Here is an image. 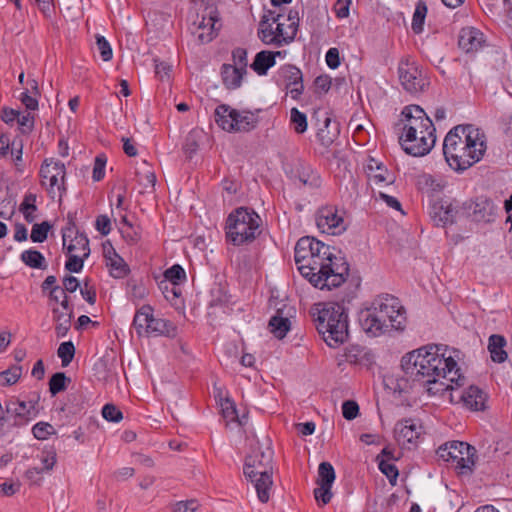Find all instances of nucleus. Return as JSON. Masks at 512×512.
<instances>
[{"instance_id": "nucleus-1", "label": "nucleus", "mask_w": 512, "mask_h": 512, "mask_svg": "<svg viewBox=\"0 0 512 512\" xmlns=\"http://www.w3.org/2000/svg\"><path fill=\"white\" fill-rule=\"evenodd\" d=\"M442 345H427L405 354L401 367L405 376L420 386L427 387L430 394L453 390L464 385L465 377L452 353Z\"/></svg>"}, {"instance_id": "nucleus-2", "label": "nucleus", "mask_w": 512, "mask_h": 512, "mask_svg": "<svg viewBox=\"0 0 512 512\" xmlns=\"http://www.w3.org/2000/svg\"><path fill=\"white\" fill-rule=\"evenodd\" d=\"M486 151L485 136L473 125H458L446 135L443 154L455 171H464L479 162Z\"/></svg>"}, {"instance_id": "nucleus-3", "label": "nucleus", "mask_w": 512, "mask_h": 512, "mask_svg": "<svg viewBox=\"0 0 512 512\" xmlns=\"http://www.w3.org/2000/svg\"><path fill=\"white\" fill-rule=\"evenodd\" d=\"M359 325L370 337H379L391 331H403L406 311L400 300L390 294L378 295L371 305L360 311Z\"/></svg>"}, {"instance_id": "nucleus-4", "label": "nucleus", "mask_w": 512, "mask_h": 512, "mask_svg": "<svg viewBox=\"0 0 512 512\" xmlns=\"http://www.w3.org/2000/svg\"><path fill=\"white\" fill-rule=\"evenodd\" d=\"M399 143L406 154L420 157L428 154L436 142L432 120L418 105L406 106L402 113Z\"/></svg>"}, {"instance_id": "nucleus-5", "label": "nucleus", "mask_w": 512, "mask_h": 512, "mask_svg": "<svg viewBox=\"0 0 512 512\" xmlns=\"http://www.w3.org/2000/svg\"><path fill=\"white\" fill-rule=\"evenodd\" d=\"M312 259L317 263L310 265L315 277L310 283L320 289L339 287L349 274V264L342 257L334 256L330 247L322 242V248L312 251Z\"/></svg>"}, {"instance_id": "nucleus-6", "label": "nucleus", "mask_w": 512, "mask_h": 512, "mask_svg": "<svg viewBox=\"0 0 512 512\" xmlns=\"http://www.w3.org/2000/svg\"><path fill=\"white\" fill-rule=\"evenodd\" d=\"M316 328L330 347H338L348 338V315L343 305L336 302L316 306Z\"/></svg>"}, {"instance_id": "nucleus-7", "label": "nucleus", "mask_w": 512, "mask_h": 512, "mask_svg": "<svg viewBox=\"0 0 512 512\" xmlns=\"http://www.w3.org/2000/svg\"><path fill=\"white\" fill-rule=\"evenodd\" d=\"M272 450L253 449L246 457L244 475L251 480L262 503L268 502L272 486Z\"/></svg>"}, {"instance_id": "nucleus-8", "label": "nucleus", "mask_w": 512, "mask_h": 512, "mask_svg": "<svg viewBox=\"0 0 512 512\" xmlns=\"http://www.w3.org/2000/svg\"><path fill=\"white\" fill-rule=\"evenodd\" d=\"M261 218L252 209L240 207L231 212L226 221V238L235 246L253 242L261 233Z\"/></svg>"}, {"instance_id": "nucleus-9", "label": "nucleus", "mask_w": 512, "mask_h": 512, "mask_svg": "<svg viewBox=\"0 0 512 512\" xmlns=\"http://www.w3.org/2000/svg\"><path fill=\"white\" fill-rule=\"evenodd\" d=\"M215 122L227 132H249L259 123L257 114L251 111H238L227 104L215 109Z\"/></svg>"}, {"instance_id": "nucleus-10", "label": "nucleus", "mask_w": 512, "mask_h": 512, "mask_svg": "<svg viewBox=\"0 0 512 512\" xmlns=\"http://www.w3.org/2000/svg\"><path fill=\"white\" fill-rule=\"evenodd\" d=\"M438 456L450 462L458 473L470 475L473 472L476 460V449L465 442L452 441L439 447Z\"/></svg>"}, {"instance_id": "nucleus-11", "label": "nucleus", "mask_w": 512, "mask_h": 512, "mask_svg": "<svg viewBox=\"0 0 512 512\" xmlns=\"http://www.w3.org/2000/svg\"><path fill=\"white\" fill-rule=\"evenodd\" d=\"M398 77L403 89L410 94L424 92L429 85L417 62L410 57L400 60L398 64Z\"/></svg>"}, {"instance_id": "nucleus-12", "label": "nucleus", "mask_w": 512, "mask_h": 512, "mask_svg": "<svg viewBox=\"0 0 512 512\" xmlns=\"http://www.w3.org/2000/svg\"><path fill=\"white\" fill-rule=\"evenodd\" d=\"M345 211L337 206L326 205L318 209L316 213V225L318 229L328 235H340L347 229Z\"/></svg>"}, {"instance_id": "nucleus-13", "label": "nucleus", "mask_w": 512, "mask_h": 512, "mask_svg": "<svg viewBox=\"0 0 512 512\" xmlns=\"http://www.w3.org/2000/svg\"><path fill=\"white\" fill-rule=\"evenodd\" d=\"M318 247L322 248V242L313 237L300 238L295 246L294 259L298 266L301 275L308 279L315 277L316 272H311L310 265H316L315 260L312 259V251L317 250Z\"/></svg>"}, {"instance_id": "nucleus-14", "label": "nucleus", "mask_w": 512, "mask_h": 512, "mask_svg": "<svg viewBox=\"0 0 512 512\" xmlns=\"http://www.w3.org/2000/svg\"><path fill=\"white\" fill-rule=\"evenodd\" d=\"M40 177L42 178L43 184H45L46 181L49 182V187L47 189L49 194H55V191L57 190L59 192V197L61 198L66 192V168L59 160H55L53 158L45 159L40 168Z\"/></svg>"}, {"instance_id": "nucleus-15", "label": "nucleus", "mask_w": 512, "mask_h": 512, "mask_svg": "<svg viewBox=\"0 0 512 512\" xmlns=\"http://www.w3.org/2000/svg\"><path fill=\"white\" fill-rule=\"evenodd\" d=\"M193 24L195 26L193 33L197 36L200 43L212 41L221 27L217 8L213 5L206 6L201 13V20Z\"/></svg>"}, {"instance_id": "nucleus-16", "label": "nucleus", "mask_w": 512, "mask_h": 512, "mask_svg": "<svg viewBox=\"0 0 512 512\" xmlns=\"http://www.w3.org/2000/svg\"><path fill=\"white\" fill-rule=\"evenodd\" d=\"M462 209L475 222H492L497 213V206L486 196H479L465 201L462 204Z\"/></svg>"}, {"instance_id": "nucleus-17", "label": "nucleus", "mask_w": 512, "mask_h": 512, "mask_svg": "<svg viewBox=\"0 0 512 512\" xmlns=\"http://www.w3.org/2000/svg\"><path fill=\"white\" fill-rule=\"evenodd\" d=\"M487 39L482 31L475 27H463L458 35V46L466 54H476L487 46Z\"/></svg>"}, {"instance_id": "nucleus-18", "label": "nucleus", "mask_w": 512, "mask_h": 512, "mask_svg": "<svg viewBox=\"0 0 512 512\" xmlns=\"http://www.w3.org/2000/svg\"><path fill=\"white\" fill-rule=\"evenodd\" d=\"M63 246L68 255L78 254L82 257L90 255L89 240L83 233L75 230L74 226L66 227L62 230Z\"/></svg>"}, {"instance_id": "nucleus-19", "label": "nucleus", "mask_w": 512, "mask_h": 512, "mask_svg": "<svg viewBox=\"0 0 512 512\" xmlns=\"http://www.w3.org/2000/svg\"><path fill=\"white\" fill-rule=\"evenodd\" d=\"M39 395L34 393L31 398L26 400L10 399L6 402V411L25 420L36 417L38 410Z\"/></svg>"}, {"instance_id": "nucleus-20", "label": "nucleus", "mask_w": 512, "mask_h": 512, "mask_svg": "<svg viewBox=\"0 0 512 512\" xmlns=\"http://www.w3.org/2000/svg\"><path fill=\"white\" fill-rule=\"evenodd\" d=\"M278 73L291 97L294 100L299 99L304 89L301 70L294 65H284Z\"/></svg>"}, {"instance_id": "nucleus-21", "label": "nucleus", "mask_w": 512, "mask_h": 512, "mask_svg": "<svg viewBox=\"0 0 512 512\" xmlns=\"http://www.w3.org/2000/svg\"><path fill=\"white\" fill-rule=\"evenodd\" d=\"M103 253L106 266L113 278L122 279L128 275L130 272L129 266L110 243L103 245Z\"/></svg>"}, {"instance_id": "nucleus-22", "label": "nucleus", "mask_w": 512, "mask_h": 512, "mask_svg": "<svg viewBox=\"0 0 512 512\" xmlns=\"http://www.w3.org/2000/svg\"><path fill=\"white\" fill-rule=\"evenodd\" d=\"M366 173L369 181L379 186L390 185L395 182L394 173L388 171L382 162L373 158H370L366 165Z\"/></svg>"}, {"instance_id": "nucleus-23", "label": "nucleus", "mask_w": 512, "mask_h": 512, "mask_svg": "<svg viewBox=\"0 0 512 512\" xmlns=\"http://www.w3.org/2000/svg\"><path fill=\"white\" fill-rule=\"evenodd\" d=\"M422 426L414 419H404L395 426V437L399 443H413L419 438Z\"/></svg>"}, {"instance_id": "nucleus-24", "label": "nucleus", "mask_w": 512, "mask_h": 512, "mask_svg": "<svg viewBox=\"0 0 512 512\" xmlns=\"http://www.w3.org/2000/svg\"><path fill=\"white\" fill-rule=\"evenodd\" d=\"M459 399L468 409L481 411L485 409L487 395L479 387L471 385L459 395Z\"/></svg>"}, {"instance_id": "nucleus-25", "label": "nucleus", "mask_w": 512, "mask_h": 512, "mask_svg": "<svg viewBox=\"0 0 512 512\" xmlns=\"http://www.w3.org/2000/svg\"><path fill=\"white\" fill-rule=\"evenodd\" d=\"M166 336L175 337L177 335V327L169 320L155 318L154 315L150 321V326L146 330V336Z\"/></svg>"}, {"instance_id": "nucleus-26", "label": "nucleus", "mask_w": 512, "mask_h": 512, "mask_svg": "<svg viewBox=\"0 0 512 512\" xmlns=\"http://www.w3.org/2000/svg\"><path fill=\"white\" fill-rule=\"evenodd\" d=\"M507 342L504 336L499 334H492L488 339V351L490 357L495 363H503L507 360L508 354L504 350Z\"/></svg>"}, {"instance_id": "nucleus-27", "label": "nucleus", "mask_w": 512, "mask_h": 512, "mask_svg": "<svg viewBox=\"0 0 512 512\" xmlns=\"http://www.w3.org/2000/svg\"><path fill=\"white\" fill-rule=\"evenodd\" d=\"M244 74L246 72L239 70L231 64H223L221 67L222 82L229 90H234L241 86Z\"/></svg>"}, {"instance_id": "nucleus-28", "label": "nucleus", "mask_w": 512, "mask_h": 512, "mask_svg": "<svg viewBox=\"0 0 512 512\" xmlns=\"http://www.w3.org/2000/svg\"><path fill=\"white\" fill-rule=\"evenodd\" d=\"M268 326L276 338L283 339L291 328V322L287 316L283 315V311L278 309L270 318Z\"/></svg>"}, {"instance_id": "nucleus-29", "label": "nucleus", "mask_w": 512, "mask_h": 512, "mask_svg": "<svg viewBox=\"0 0 512 512\" xmlns=\"http://www.w3.org/2000/svg\"><path fill=\"white\" fill-rule=\"evenodd\" d=\"M153 316V308L150 305H143L140 307L133 319V327L136 329L138 336H146V330L150 326V321Z\"/></svg>"}, {"instance_id": "nucleus-30", "label": "nucleus", "mask_w": 512, "mask_h": 512, "mask_svg": "<svg viewBox=\"0 0 512 512\" xmlns=\"http://www.w3.org/2000/svg\"><path fill=\"white\" fill-rule=\"evenodd\" d=\"M185 280V270L179 264H175L164 272V280L160 282L159 288L165 293L170 284L179 285Z\"/></svg>"}, {"instance_id": "nucleus-31", "label": "nucleus", "mask_w": 512, "mask_h": 512, "mask_svg": "<svg viewBox=\"0 0 512 512\" xmlns=\"http://www.w3.org/2000/svg\"><path fill=\"white\" fill-rule=\"evenodd\" d=\"M273 24L270 15H264L259 23L258 37L265 44L280 47V42L274 34Z\"/></svg>"}, {"instance_id": "nucleus-32", "label": "nucleus", "mask_w": 512, "mask_h": 512, "mask_svg": "<svg viewBox=\"0 0 512 512\" xmlns=\"http://www.w3.org/2000/svg\"><path fill=\"white\" fill-rule=\"evenodd\" d=\"M275 65L272 51H260L256 54L251 68L260 76L266 75L269 68Z\"/></svg>"}, {"instance_id": "nucleus-33", "label": "nucleus", "mask_w": 512, "mask_h": 512, "mask_svg": "<svg viewBox=\"0 0 512 512\" xmlns=\"http://www.w3.org/2000/svg\"><path fill=\"white\" fill-rule=\"evenodd\" d=\"M136 179L144 190L153 189L156 184V175L146 161H143L141 167L136 171Z\"/></svg>"}, {"instance_id": "nucleus-34", "label": "nucleus", "mask_w": 512, "mask_h": 512, "mask_svg": "<svg viewBox=\"0 0 512 512\" xmlns=\"http://www.w3.org/2000/svg\"><path fill=\"white\" fill-rule=\"evenodd\" d=\"M298 179L304 187L311 190L319 188L322 183L320 175L311 167H302L299 171Z\"/></svg>"}, {"instance_id": "nucleus-35", "label": "nucleus", "mask_w": 512, "mask_h": 512, "mask_svg": "<svg viewBox=\"0 0 512 512\" xmlns=\"http://www.w3.org/2000/svg\"><path fill=\"white\" fill-rule=\"evenodd\" d=\"M53 317L56 322L55 331L57 336L64 337L70 329L73 312L62 313L58 308H54Z\"/></svg>"}, {"instance_id": "nucleus-36", "label": "nucleus", "mask_w": 512, "mask_h": 512, "mask_svg": "<svg viewBox=\"0 0 512 512\" xmlns=\"http://www.w3.org/2000/svg\"><path fill=\"white\" fill-rule=\"evenodd\" d=\"M428 12L427 5L424 1L420 0L416 3L415 11L412 18V30L416 34L423 31L424 21Z\"/></svg>"}, {"instance_id": "nucleus-37", "label": "nucleus", "mask_w": 512, "mask_h": 512, "mask_svg": "<svg viewBox=\"0 0 512 512\" xmlns=\"http://www.w3.org/2000/svg\"><path fill=\"white\" fill-rule=\"evenodd\" d=\"M21 260L29 267L35 269H45L46 261L42 253L37 250L29 249L21 254Z\"/></svg>"}, {"instance_id": "nucleus-38", "label": "nucleus", "mask_w": 512, "mask_h": 512, "mask_svg": "<svg viewBox=\"0 0 512 512\" xmlns=\"http://www.w3.org/2000/svg\"><path fill=\"white\" fill-rule=\"evenodd\" d=\"M71 382V379L65 375L63 372H57L52 375L49 380V391L55 396L56 394L64 391L68 384Z\"/></svg>"}, {"instance_id": "nucleus-39", "label": "nucleus", "mask_w": 512, "mask_h": 512, "mask_svg": "<svg viewBox=\"0 0 512 512\" xmlns=\"http://www.w3.org/2000/svg\"><path fill=\"white\" fill-rule=\"evenodd\" d=\"M290 123L297 134H303L307 130V117L305 113L299 111L296 107L290 110Z\"/></svg>"}, {"instance_id": "nucleus-40", "label": "nucleus", "mask_w": 512, "mask_h": 512, "mask_svg": "<svg viewBox=\"0 0 512 512\" xmlns=\"http://www.w3.org/2000/svg\"><path fill=\"white\" fill-rule=\"evenodd\" d=\"M335 480V471L329 462H322L318 467V484L332 486Z\"/></svg>"}, {"instance_id": "nucleus-41", "label": "nucleus", "mask_w": 512, "mask_h": 512, "mask_svg": "<svg viewBox=\"0 0 512 512\" xmlns=\"http://www.w3.org/2000/svg\"><path fill=\"white\" fill-rule=\"evenodd\" d=\"M51 228L52 226L48 221L34 224L30 235L31 240L36 243L44 242L47 239L48 232Z\"/></svg>"}, {"instance_id": "nucleus-42", "label": "nucleus", "mask_w": 512, "mask_h": 512, "mask_svg": "<svg viewBox=\"0 0 512 512\" xmlns=\"http://www.w3.org/2000/svg\"><path fill=\"white\" fill-rule=\"evenodd\" d=\"M57 354L62 361V366H68L74 358V344L71 341L61 343L58 347Z\"/></svg>"}, {"instance_id": "nucleus-43", "label": "nucleus", "mask_w": 512, "mask_h": 512, "mask_svg": "<svg viewBox=\"0 0 512 512\" xmlns=\"http://www.w3.org/2000/svg\"><path fill=\"white\" fill-rule=\"evenodd\" d=\"M378 467L379 470L388 478L390 484L392 486H395L397 484V478L399 476L397 467L393 463L385 459L379 460Z\"/></svg>"}, {"instance_id": "nucleus-44", "label": "nucleus", "mask_w": 512, "mask_h": 512, "mask_svg": "<svg viewBox=\"0 0 512 512\" xmlns=\"http://www.w3.org/2000/svg\"><path fill=\"white\" fill-rule=\"evenodd\" d=\"M289 24L287 25L286 43H291L297 34L299 26V13L297 10H290L287 16Z\"/></svg>"}, {"instance_id": "nucleus-45", "label": "nucleus", "mask_w": 512, "mask_h": 512, "mask_svg": "<svg viewBox=\"0 0 512 512\" xmlns=\"http://www.w3.org/2000/svg\"><path fill=\"white\" fill-rule=\"evenodd\" d=\"M220 406L224 418L230 421H237L240 425L243 424L237 415L235 403L231 399L225 398L221 401Z\"/></svg>"}, {"instance_id": "nucleus-46", "label": "nucleus", "mask_w": 512, "mask_h": 512, "mask_svg": "<svg viewBox=\"0 0 512 512\" xmlns=\"http://www.w3.org/2000/svg\"><path fill=\"white\" fill-rule=\"evenodd\" d=\"M22 375L21 366H12L11 368L0 373V381L4 385L15 384Z\"/></svg>"}, {"instance_id": "nucleus-47", "label": "nucleus", "mask_w": 512, "mask_h": 512, "mask_svg": "<svg viewBox=\"0 0 512 512\" xmlns=\"http://www.w3.org/2000/svg\"><path fill=\"white\" fill-rule=\"evenodd\" d=\"M331 123V119L329 117H326L324 119V127L319 128L317 132V138L320 141V143L324 146H329L334 141V138L336 137V131L331 133L329 131V125Z\"/></svg>"}, {"instance_id": "nucleus-48", "label": "nucleus", "mask_w": 512, "mask_h": 512, "mask_svg": "<svg viewBox=\"0 0 512 512\" xmlns=\"http://www.w3.org/2000/svg\"><path fill=\"white\" fill-rule=\"evenodd\" d=\"M102 416L109 422L118 423L122 420V412L114 404H105L102 408Z\"/></svg>"}, {"instance_id": "nucleus-49", "label": "nucleus", "mask_w": 512, "mask_h": 512, "mask_svg": "<svg viewBox=\"0 0 512 512\" xmlns=\"http://www.w3.org/2000/svg\"><path fill=\"white\" fill-rule=\"evenodd\" d=\"M96 46L103 61H109L112 59V48L104 36H96Z\"/></svg>"}, {"instance_id": "nucleus-50", "label": "nucleus", "mask_w": 512, "mask_h": 512, "mask_svg": "<svg viewBox=\"0 0 512 512\" xmlns=\"http://www.w3.org/2000/svg\"><path fill=\"white\" fill-rule=\"evenodd\" d=\"M232 66H235L239 70L244 72L247 71V52L243 48H235L232 52Z\"/></svg>"}, {"instance_id": "nucleus-51", "label": "nucleus", "mask_w": 512, "mask_h": 512, "mask_svg": "<svg viewBox=\"0 0 512 512\" xmlns=\"http://www.w3.org/2000/svg\"><path fill=\"white\" fill-rule=\"evenodd\" d=\"M129 294L133 300H142L147 295V289L142 282L129 281L128 282Z\"/></svg>"}, {"instance_id": "nucleus-52", "label": "nucleus", "mask_w": 512, "mask_h": 512, "mask_svg": "<svg viewBox=\"0 0 512 512\" xmlns=\"http://www.w3.org/2000/svg\"><path fill=\"white\" fill-rule=\"evenodd\" d=\"M41 463L43 467L39 469L42 470V472L52 470L56 464V451L53 448L43 450L41 454Z\"/></svg>"}, {"instance_id": "nucleus-53", "label": "nucleus", "mask_w": 512, "mask_h": 512, "mask_svg": "<svg viewBox=\"0 0 512 512\" xmlns=\"http://www.w3.org/2000/svg\"><path fill=\"white\" fill-rule=\"evenodd\" d=\"M269 15H270V19H271L272 23L277 24L276 28L274 29V34H275L276 38H278L277 41L280 42V46H282L283 44H287L286 40H285V38L287 36V28L284 29V27H283L284 24L279 22L281 15L280 14L274 15V13L271 11L269 12Z\"/></svg>"}, {"instance_id": "nucleus-54", "label": "nucleus", "mask_w": 512, "mask_h": 512, "mask_svg": "<svg viewBox=\"0 0 512 512\" xmlns=\"http://www.w3.org/2000/svg\"><path fill=\"white\" fill-rule=\"evenodd\" d=\"M54 432V428L49 423L39 422L32 428V433L36 439L44 440Z\"/></svg>"}, {"instance_id": "nucleus-55", "label": "nucleus", "mask_w": 512, "mask_h": 512, "mask_svg": "<svg viewBox=\"0 0 512 512\" xmlns=\"http://www.w3.org/2000/svg\"><path fill=\"white\" fill-rule=\"evenodd\" d=\"M87 257H82V255H68V260L65 263L66 270L73 272V273H79L83 269L84 260Z\"/></svg>"}, {"instance_id": "nucleus-56", "label": "nucleus", "mask_w": 512, "mask_h": 512, "mask_svg": "<svg viewBox=\"0 0 512 512\" xmlns=\"http://www.w3.org/2000/svg\"><path fill=\"white\" fill-rule=\"evenodd\" d=\"M106 166V157L104 155H98L94 161L92 178L94 181H100L104 178Z\"/></svg>"}, {"instance_id": "nucleus-57", "label": "nucleus", "mask_w": 512, "mask_h": 512, "mask_svg": "<svg viewBox=\"0 0 512 512\" xmlns=\"http://www.w3.org/2000/svg\"><path fill=\"white\" fill-rule=\"evenodd\" d=\"M433 209L434 217L439 216L438 224L446 225L447 223L453 222V211L450 206H447L445 209L443 206H434Z\"/></svg>"}, {"instance_id": "nucleus-58", "label": "nucleus", "mask_w": 512, "mask_h": 512, "mask_svg": "<svg viewBox=\"0 0 512 512\" xmlns=\"http://www.w3.org/2000/svg\"><path fill=\"white\" fill-rule=\"evenodd\" d=\"M359 406L353 400L344 401L342 404V414L347 420H353L358 416Z\"/></svg>"}, {"instance_id": "nucleus-59", "label": "nucleus", "mask_w": 512, "mask_h": 512, "mask_svg": "<svg viewBox=\"0 0 512 512\" xmlns=\"http://www.w3.org/2000/svg\"><path fill=\"white\" fill-rule=\"evenodd\" d=\"M319 487L314 490V496L317 501H321L323 505L330 502L332 498V492L330 485L318 484Z\"/></svg>"}, {"instance_id": "nucleus-60", "label": "nucleus", "mask_w": 512, "mask_h": 512, "mask_svg": "<svg viewBox=\"0 0 512 512\" xmlns=\"http://www.w3.org/2000/svg\"><path fill=\"white\" fill-rule=\"evenodd\" d=\"M199 507L197 500L179 501L174 504L173 512H196Z\"/></svg>"}, {"instance_id": "nucleus-61", "label": "nucleus", "mask_w": 512, "mask_h": 512, "mask_svg": "<svg viewBox=\"0 0 512 512\" xmlns=\"http://www.w3.org/2000/svg\"><path fill=\"white\" fill-rule=\"evenodd\" d=\"M95 228L103 236H106L111 231V221L107 215H99L95 221Z\"/></svg>"}, {"instance_id": "nucleus-62", "label": "nucleus", "mask_w": 512, "mask_h": 512, "mask_svg": "<svg viewBox=\"0 0 512 512\" xmlns=\"http://www.w3.org/2000/svg\"><path fill=\"white\" fill-rule=\"evenodd\" d=\"M123 222L127 225V230H122L123 237L129 244H136L140 240V234L133 229L132 224L123 218Z\"/></svg>"}, {"instance_id": "nucleus-63", "label": "nucleus", "mask_w": 512, "mask_h": 512, "mask_svg": "<svg viewBox=\"0 0 512 512\" xmlns=\"http://www.w3.org/2000/svg\"><path fill=\"white\" fill-rule=\"evenodd\" d=\"M155 63V74L160 80L169 79L170 72H171V66L164 62L159 61L157 59L154 60Z\"/></svg>"}, {"instance_id": "nucleus-64", "label": "nucleus", "mask_w": 512, "mask_h": 512, "mask_svg": "<svg viewBox=\"0 0 512 512\" xmlns=\"http://www.w3.org/2000/svg\"><path fill=\"white\" fill-rule=\"evenodd\" d=\"M20 101L28 110L35 111L38 109V96L29 94V91H24L21 94Z\"/></svg>"}]
</instances>
